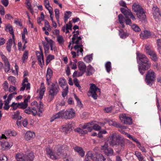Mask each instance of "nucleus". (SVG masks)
I'll return each instance as SVG.
<instances>
[{
	"label": "nucleus",
	"instance_id": "obj_1",
	"mask_svg": "<svg viewBox=\"0 0 161 161\" xmlns=\"http://www.w3.org/2000/svg\"><path fill=\"white\" fill-rule=\"evenodd\" d=\"M136 58L137 61L140 62L138 65L139 71L143 75L146 70L150 68L151 63L145 55L139 52L136 53Z\"/></svg>",
	"mask_w": 161,
	"mask_h": 161
},
{
	"label": "nucleus",
	"instance_id": "obj_2",
	"mask_svg": "<svg viewBox=\"0 0 161 161\" xmlns=\"http://www.w3.org/2000/svg\"><path fill=\"white\" fill-rule=\"evenodd\" d=\"M68 146L66 145H58L54 148V152H53L50 148H46V153L52 159H58L62 154V150H67Z\"/></svg>",
	"mask_w": 161,
	"mask_h": 161
},
{
	"label": "nucleus",
	"instance_id": "obj_3",
	"mask_svg": "<svg viewBox=\"0 0 161 161\" xmlns=\"http://www.w3.org/2000/svg\"><path fill=\"white\" fill-rule=\"evenodd\" d=\"M82 38L80 36H77L76 34H74L72 38V42L73 44H76L74 47V49L76 51L77 56L79 55V52L82 54L83 51V45L82 44Z\"/></svg>",
	"mask_w": 161,
	"mask_h": 161
},
{
	"label": "nucleus",
	"instance_id": "obj_4",
	"mask_svg": "<svg viewBox=\"0 0 161 161\" xmlns=\"http://www.w3.org/2000/svg\"><path fill=\"white\" fill-rule=\"evenodd\" d=\"M48 96L52 100L59 91V88L57 82L52 83L48 87Z\"/></svg>",
	"mask_w": 161,
	"mask_h": 161
},
{
	"label": "nucleus",
	"instance_id": "obj_5",
	"mask_svg": "<svg viewBox=\"0 0 161 161\" xmlns=\"http://www.w3.org/2000/svg\"><path fill=\"white\" fill-rule=\"evenodd\" d=\"M155 78L154 72L151 70H149L147 72L145 80L147 84L150 86L152 85L153 81Z\"/></svg>",
	"mask_w": 161,
	"mask_h": 161
},
{
	"label": "nucleus",
	"instance_id": "obj_6",
	"mask_svg": "<svg viewBox=\"0 0 161 161\" xmlns=\"http://www.w3.org/2000/svg\"><path fill=\"white\" fill-rule=\"evenodd\" d=\"M89 92L91 94V95L89 96H91L94 99L96 100L97 97V93L98 92L100 93V90L94 84H91Z\"/></svg>",
	"mask_w": 161,
	"mask_h": 161
},
{
	"label": "nucleus",
	"instance_id": "obj_7",
	"mask_svg": "<svg viewBox=\"0 0 161 161\" xmlns=\"http://www.w3.org/2000/svg\"><path fill=\"white\" fill-rule=\"evenodd\" d=\"M120 135L114 133L108 137L109 143L112 146L117 145L118 142V138L119 137Z\"/></svg>",
	"mask_w": 161,
	"mask_h": 161
},
{
	"label": "nucleus",
	"instance_id": "obj_8",
	"mask_svg": "<svg viewBox=\"0 0 161 161\" xmlns=\"http://www.w3.org/2000/svg\"><path fill=\"white\" fill-rule=\"evenodd\" d=\"M75 113L72 108L69 109L65 111L63 110L62 117L63 119H70L75 116Z\"/></svg>",
	"mask_w": 161,
	"mask_h": 161
},
{
	"label": "nucleus",
	"instance_id": "obj_9",
	"mask_svg": "<svg viewBox=\"0 0 161 161\" xmlns=\"http://www.w3.org/2000/svg\"><path fill=\"white\" fill-rule=\"evenodd\" d=\"M152 11L154 19L156 21L158 22L161 19V15L159 8L156 6H153Z\"/></svg>",
	"mask_w": 161,
	"mask_h": 161
},
{
	"label": "nucleus",
	"instance_id": "obj_10",
	"mask_svg": "<svg viewBox=\"0 0 161 161\" xmlns=\"http://www.w3.org/2000/svg\"><path fill=\"white\" fill-rule=\"evenodd\" d=\"M119 118L121 121L125 124L130 125L132 123L131 118L127 116L125 114L120 115Z\"/></svg>",
	"mask_w": 161,
	"mask_h": 161
},
{
	"label": "nucleus",
	"instance_id": "obj_11",
	"mask_svg": "<svg viewBox=\"0 0 161 161\" xmlns=\"http://www.w3.org/2000/svg\"><path fill=\"white\" fill-rule=\"evenodd\" d=\"M36 53L37 58L39 64L42 68V65H44V64L43 53L42 52L40 53L39 52L37 51Z\"/></svg>",
	"mask_w": 161,
	"mask_h": 161
},
{
	"label": "nucleus",
	"instance_id": "obj_12",
	"mask_svg": "<svg viewBox=\"0 0 161 161\" xmlns=\"http://www.w3.org/2000/svg\"><path fill=\"white\" fill-rule=\"evenodd\" d=\"M32 107L33 106H35L37 108L38 111L42 113L43 111V103L41 102H40L39 104H38L37 102L36 101H34L32 102L31 104Z\"/></svg>",
	"mask_w": 161,
	"mask_h": 161
},
{
	"label": "nucleus",
	"instance_id": "obj_13",
	"mask_svg": "<svg viewBox=\"0 0 161 161\" xmlns=\"http://www.w3.org/2000/svg\"><path fill=\"white\" fill-rule=\"evenodd\" d=\"M5 134L6 136L4 134H2V136H0V140L2 138L6 139V136H16L17 134V133L14 130L12 131L10 130L6 131L5 132Z\"/></svg>",
	"mask_w": 161,
	"mask_h": 161
},
{
	"label": "nucleus",
	"instance_id": "obj_14",
	"mask_svg": "<svg viewBox=\"0 0 161 161\" xmlns=\"http://www.w3.org/2000/svg\"><path fill=\"white\" fill-rule=\"evenodd\" d=\"M118 139V142L117 145H118L121 149H124L126 144L125 140L120 135Z\"/></svg>",
	"mask_w": 161,
	"mask_h": 161
},
{
	"label": "nucleus",
	"instance_id": "obj_15",
	"mask_svg": "<svg viewBox=\"0 0 161 161\" xmlns=\"http://www.w3.org/2000/svg\"><path fill=\"white\" fill-rule=\"evenodd\" d=\"M78 67L81 73L80 75H82L86 72V66L85 64L82 61L78 63Z\"/></svg>",
	"mask_w": 161,
	"mask_h": 161
},
{
	"label": "nucleus",
	"instance_id": "obj_16",
	"mask_svg": "<svg viewBox=\"0 0 161 161\" xmlns=\"http://www.w3.org/2000/svg\"><path fill=\"white\" fill-rule=\"evenodd\" d=\"M53 75V71L52 69L48 67L47 69L46 75V80L48 85H50L49 80L51 79Z\"/></svg>",
	"mask_w": 161,
	"mask_h": 161
},
{
	"label": "nucleus",
	"instance_id": "obj_17",
	"mask_svg": "<svg viewBox=\"0 0 161 161\" xmlns=\"http://www.w3.org/2000/svg\"><path fill=\"white\" fill-rule=\"evenodd\" d=\"M96 159V158L94 157L92 152L89 151L86 155L85 161H91V160L95 161Z\"/></svg>",
	"mask_w": 161,
	"mask_h": 161
},
{
	"label": "nucleus",
	"instance_id": "obj_18",
	"mask_svg": "<svg viewBox=\"0 0 161 161\" xmlns=\"http://www.w3.org/2000/svg\"><path fill=\"white\" fill-rule=\"evenodd\" d=\"M73 148L74 151L78 153L81 157L84 156L85 152L81 147L76 146L74 147Z\"/></svg>",
	"mask_w": 161,
	"mask_h": 161
},
{
	"label": "nucleus",
	"instance_id": "obj_19",
	"mask_svg": "<svg viewBox=\"0 0 161 161\" xmlns=\"http://www.w3.org/2000/svg\"><path fill=\"white\" fill-rule=\"evenodd\" d=\"M27 114H30L31 113L34 116L36 115L37 114V111L36 108L34 107H32L31 108H28L27 109H25L24 111Z\"/></svg>",
	"mask_w": 161,
	"mask_h": 161
},
{
	"label": "nucleus",
	"instance_id": "obj_20",
	"mask_svg": "<svg viewBox=\"0 0 161 161\" xmlns=\"http://www.w3.org/2000/svg\"><path fill=\"white\" fill-rule=\"evenodd\" d=\"M4 57L5 58V59L4 60V69L5 72L6 73H8L10 72V64L6 57L4 56Z\"/></svg>",
	"mask_w": 161,
	"mask_h": 161
},
{
	"label": "nucleus",
	"instance_id": "obj_21",
	"mask_svg": "<svg viewBox=\"0 0 161 161\" xmlns=\"http://www.w3.org/2000/svg\"><path fill=\"white\" fill-rule=\"evenodd\" d=\"M151 36L150 32L147 31H144L140 34V37L142 39L149 38Z\"/></svg>",
	"mask_w": 161,
	"mask_h": 161
},
{
	"label": "nucleus",
	"instance_id": "obj_22",
	"mask_svg": "<svg viewBox=\"0 0 161 161\" xmlns=\"http://www.w3.org/2000/svg\"><path fill=\"white\" fill-rule=\"evenodd\" d=\"M63 112V110H62V111L59 112L57 114H56L54 115H53L52 117L50 118V122H52L54 121L55 120L58 119L60 117L62 118H63V117H62V113Z\"/></svg>",
	"mask_w": 161,
	"mask_h": 161
},
{
	"label": "nucleus",
	"instance_id": "obj_23",
	"mask_svg": "<svg viewBox=\"0 0 161 161\" xmlns=\"http://www.w3.org/2000/svg\"><path fill=\"white\" fill-rule=\"evenodd\" d=\"M136 15L141 20H144L146 18V15L143 9L136 13Z\"/></svg>",
	"mask_w": 161,
	"mask_h": 161
},
{
	"label": "nucleus",
	"instance_id": "obj_24",
	"mask_svg": "<svg viewBox=\"0 0 161 161\" xmlns=\"http://www.w3.org/2000/svg\"><path fill=\"white\" fill-rule=\"evenodd\" d=\"M35 136V134L34 132L28 131L26 132L25 135V138L26 140L28 141L32 138H34Z\"/></svg>",
	"mask_w": 161,
	"mask_h": 161
},
{
	"label": "nucleus",
	"instance_id": "obj_25",
	"mask_svg": "<svg viewBox=\"0 0 161 161\" xmlns=\"http://www.w3.org/2000/svg\"><path fill=\"white\" fill-rule=\"evenodd\" d=\"M132 9L136 13L143 10L141 6L136 3H134L133 4Z\"/></svg>",
	"mask_w": 161,
	"mask_h": 161
},
{
	"label": "nucleus",
	"instance_id": "obj_26",
	"mask_svg": "<svg viewBox=\"0 0 161 161\" xmlns=\"http://www.w3.org/2000/svg\"><path fill=\"white\" fill-rule=\"evenodd\" d=\"M12 142H2V143L1 144L3 147L4 148V150L8 149L10 148V147L13 145Z\"/></svg>",
	"mask_w": 161,
	"mask_h": 161
},
{
	"label": "nucleus",
	"instance_id": "obj_27",
	"mask_svg": "<svg viewBox=\"0 0 161 161\" xmlns=\"http://www.w3.org/2000/svg\"><path fill=\"white\" fill-rule=\"evenodd\" d=\"M58 82L60 86L63 88L68 87L67 82L64 78H60L58 80Z\"/></svg>",
	"mask_w": 161,
	"mask_h": 161
},
{
	"label": "nucleus",
	"instance_id": "obj_28",
	"mask_svg": "<svg viewBox=\"0 0 161 161\" xmlns=\"http://www.w3.org/2000/svg\"><path fill=\"white\" fill-rule=\"evenodd\" d=\"M93 122H90L89 123L85 124L84 125L81 127L83 129H87L89 131H91L93 130L92 125Z\"/></svg>",
	"mask_w": 161,
	"mask_h": 161
},
{
	"label": "nucleus",
	"instance_id": "obj_29",
	"mask_svg": "<svg viewBox=\"0 0 161 161\" xmlns=\"http://www.w3.org/2000/svg\"><path fill=\"white\" fill-rule=\"evenodd\" d=\"M147 54L150 56V58L153 61L155 62L158 60L157 56L153 50L151 52H149Z\"/></svg>",
	"mask_w": 161,
	"mask_h": 161
},
{
	"label": "nucleus",
	"instance_id": "obj_30",
	"mask_svg": "<svg viewBox=\"0 0 161 161\" xmlns=\"http://www.w3.org/2000/svg\"><path fill=\"white\" fill-rule=\"evenodd\" d=\"M95 69L90 65L87 66L86 71V75L90 76L93 74L95 72Z\"/></svg>",
	"mask_w": 161,
	"mask_h": 161
},
{
	"label": "nucleus",
	"instance_id": "obj_31",
	"mask_svg": "<svg viewBox=\"0 0 161 161\" xmlns=\"http://www.w3.org/2000/svg\"><path fill=\"white\" fill-rule=\"evenodd\" d=\"M108 124L109 125L115 126L116 127L119 128H122V129H126V127L125 126H122L120 125L117 124L115 121L110 120L108 121Z\"/></svg>",
	"mask_w": 161,
	"mask_h": 161
},
{
	"label": "nucleus",
	"instance_id": "obj_32",
	"mask_svg": "<svg viewBox=\"0 0 161 161\" xmlns=\"http://www.w3.org/2000/svg\"><path fill=\"white\" fill-rule=\"evenodd\" d=\"M12 118L13 119H17L18 120L20 119L22 117L20 115V111L19 110H17L14 113V114L12 115Z\"/></svg>",
	"mask_w": 161,
	"mask_h": 161
},
{
	"label": "nucleus",
	"instance_id": "obj_33",
	"mask_svg": "<svg viewBox=\"0 0 161 161\" xmlns=\"http://www.w3.org/2000/svg\"><path fill=\"white\" fill-rule=\"evenodd\" d=\"M82 128H77L75 129V131L78 133L80 135H81L86 134L87 133V131L86 130H84Z\"/></svg>",
	"mask_w": 161,
	"mask_h": 161
},
{
	"label": "nucleus",
	"instance_id": "obj_34",
	"mask_svg": "<svg viewBox=\"0 0 161 161\" xmlns=\"http://www.w3.org/2000/svg\"><path fill=\"white\" fill-rule=\"evenodd\" d=\"M25 156L23 153H17L16 155V159L17 161H23Z\"/></svg>",
	"mask_w": 161,
	"mask_h": 161
},
{
	"label": "nucleus",
	"instance_id": "obj_35",
	"mask_svg": "<svg viewBox=\"0 0 161 161\" xmlns=\"http://www.w3.org/2000/svg\"><path fill=\"white\" fill-rule=\"evenodd\" d=\"M119 21V23L122 25L123 28L125 27V25L124 24V22L125 20L124 17L122 14H120L118 16Z\"/></svg>",
	"mask_w": 161,
	"mask_h": 161
},
{
	"label": "nucleus",
	"instance_id": "obj_36",
	"mask_svg": "<svg viewBox=\"0 0 161 161\" xmlns=\"http://www.w3.org/2000/svg\"><path fill=\"white\" fill-rule=\"evenodd\" d=\"M65 102L64 100H62L61 102H59L56 105V111L59 110L61 108L62 106H64Z\"/></svg>",
	"mask_w": 161,
	"mask_h": 161
},
{
	"label": "nucleus",
	"instance_id": "obj_37",
	"mask_svg": "<svg viewBox=\"0 0 161 161\" xmlns=\"http://www.w3.org/2000/svg\"><path fill=\"white\" fill-rule=\"evenodd\" d=\"M119 35L120 37L122 39H125L129 35V34L126 32L123 31V30H121L119 31Z\"/></svg>",
	"mask_w": 161,
	"mask_h": 161
},
{
	"label": "nucleus",
	"instance_id": "obj_38",
	"mask_svg": "<svg viewBox=\"0 0 161 161\" xmlns=\"http://www.w3.org/2000/svg\"><path fill=\"white\" fill-rule=\"evenodd\" d=\"M106 70L108 73H109L112 69L111 63L110 62L108 61L105 64Z\"/></svg>",
	"mask_w": 161,
	"mask_h": 161
},
{
	"label": "nucleus",
	"instance_id": "obj_39",
	"mask_svg": "<svg viewBox=\"0 0 161 161\" xmlns=\"http://www.w3.org/2000/svg\"><path fill=\"white\" fill-rule=\"evenodd\" d=\"M6 31H8L10 34L14 36V32L12 26L10 25H7L6 26Z\"/></svg>",
	"mask_w": 161,
	"mask_h": 161
},
{
	"label": "nucleus",
	"instance_id": "obj_40",
	"mask_svg": "<svg viewBox=\"0 0 161 161\" xmlns=\"http://www.w3.org/2000/svg\"><path fill=\"white\" fill-rule=\"evenodd\" d=\"M92 59V54L87 55L84 58V60L87 63L91 62Z\"/></svg>",
	"mask_w": 161,
	"mask_h": 161
},
{
	"label": "nucleus",
	"instance_id": "obj_41",
	"mask_svg": "<svg viewBox=\"0 0 161 161\" xmlns=\"http://www.w3.org/2000/svg\"><path fill=\"white\" fill-rule=\"evenodd\" d=\"M33 158L34 156L30 154L28 156H25L23 161H33Z\"/></svg>",
	"mask_w": 161,
	"mask_h": 161
},
{
	"label": "nucleus",
	"instance_id": "obj_42",
	"mask_svg": "<svg viewBox=\"0 0 161 161\" xmlns=\"http://www.w3.org/2000/svg\"><path fill=\"white\" fill-rule=\"evenodd\" d=\"M107 151H106L104 153L105 154L108 156H111L113 155L114 153V151L113 149L111 148H108L107 149Z\"/></svg>",
	"mask_w": 161,
	"mask_h": 161
},
{
	"label": "nucleus",
	"instance_id": "obj_43",
	"mask_svg": "<svg viewBox=\"0 0 161 161\" xmlns=\"http://www.w3.org/2000/svg\"><path fill=\"white\" fill-rule=\"evenodd\" d=\"M55 58L54 56L52 54L49 55L46 58V64L47 65L49 63Z\"/></svg>",
	"mask_w": 161,
	"mask_h": 161
},
{
	"label": "nucleus",
	"instance_id": "obj_44",
	"mask_svg": "<svg viewBox=\"0 0 161 161\" xmlns=\"http://www.w3.org/2000/svg\"><path fill=\"white\" fill-rule=\"evenodd\" d=\"M28 52L27 51H25L24 53L22 58V60L23 63H25L26 61V60L28 58Z\"/></svg>",
	"mask_w": 161,
	"mask_h": 161
},
{
	"label": "nucleus",
	"instance_id": "obj_45",
	"mask_svg": "<svg viewBox=\"0 0 161 161\" xmlns=\"http://www.w3.org/2000/svg\"><path fill=\"white\" fill-rule=\"evenodd\" d=\"M74 125L75 124L73 122H69L67 124H66L65 125L71 131L72 130V128H74Z\"/></svg>",
	"mask_w": 161,
	"mask_h": 161
},
{
	"label": "nucleus",
	"instance_id": "obj_46",
	"mask_svg": "<svg viewBox=\"0 0 161 161\" xmlns=\"http://www.w3.org/2000/svg\"><path fill=\"white\" fill-rule=\"evenodd\" d=\"M47 43L50 45L51 50H54L55 47L53 46L54 42L52 40L50 39Z\"/></svg>",
	"mask_w": 161,
	"mask_h": 161
},
{
	"label": "nucleus",
	"instance_id": "obj_47",
	"mask_svg": "<svg viewBox=\"0 0 161 161\" xmlns=\"http://www.w3.org/2000/svg\"><path fill=\"white\" fill-rule=\"evenodd\" d=\"M55 16L56 18V19L57 22L58 23H59V11L58 9L56 8L55 10Z\"/></svg>",
	"mask_w": 161,
	"mask_h": 161
},
{
	"label": "nucleus",
	"instance_id": "obj_48",
	"mask_svg": "<svg viewBox=\"0 0 161 161\" xmlns=\"http://www.w3.org/2000/svg\"><path fill=\"white\" fill-rule=\"evenodd\" d=\"M42 44L44 48L45 52H48L49 49L50 47L47 43L44 42V41L42 42Z\"/></svg>",
	"mask_w": 161,
	"mask_h": 161
},
{
	"label": "nucleus",
	"instance_id": "obj_49",
	"mask_svg": "<svg viewBox=\"0 0 161 161\" xmlns=\"http://www.w3.org/2000/svg\"><path fill=\"white\" fill-rule=\"evenodd\" d=\"M57 40L58 43L60 44H63L64 43V39L62 36L58 35L57 37Z\"/></svg>",
	"mask_w": 161,
	"mask_h": 161
},
{
	"label": "nucleus",
	"instance_id": "obj_50",
	"mask_svg": "<svg viewBox=\"0 0 161 161\" xmlns=\"http://www.w3.org/2000/svg\"><path fill=\"white\" fill-rule=\"evenodd\" d=\"M145 51L147 54L149 53V52H151L153 50L151 49V46L148 44H147L145 46Z\"/></svg>",
	"mask_w": 161,
	"mask_h": 161
},
{
	"label": "nucleus",
	"instance_id": "obj_51",
	"mask_svg": "<svg viewBox=\"0 0 161 161\" xmlns=\"http://www.w3.org/2000/svg\"><path fill=\"white\" fill-rule=\"evenodd\" d=\"M28 105V104H25L23 102L19 103V108H20L25 109L27 108Z\"/></svg>",
	"mask_w": 161,
	"mask_h": 161
},
{
	"label": "nucleus",
	"instance_id": "obj_52",
	"mask_svg": "<svg viewBox=\"0 0 161 161\" xmlns=\"http://www.w3.org/2000/svg\"><path fill=\"white\" fill-rule=\"evenodd\" d=\"M157 43L158 52L160 53L161 54V39L157 40Z\"/></svg>",
	"mask_w": 161,
	"mask_h": 161
},
{
	"label": "nucleus",
	"instance_id": "obj_53",
	"mask_svg": "<svg viewBox=\"0 0 161 161\" xmlns=\"http://www.w3.org/2000/svg\"><path fill=\"white\" fill-rule=\"evenodd\" d=\"M62 131L66 133H68L71 131L65 125H63L62 126Z\"/></svg>",
	"mask_w": 161,
	"mask_h": 161
},
{
	"label": "nucleus",
	"instance_id": "obj_54",
	"mask_svg": "<svg viewBox=\"0 0 161 161\" xmlns=\"http://www.w3.org/2000/svg\"><path fill=\"white\" fill-rule=\"evenodd\" d=\"M108 144L107 142H105L104 145L101 146V150L103 151L104 153L106 151H107V149L108 148Z\"/></svg>",
	"mask_w": 161,
	"mask_h": 161
},
{
	"label": "nucleus",
	"instance_id": "obj_55",
	"mask_svg": "<svg viewBox=\"0 0 161 161\" xmlns=\"http://www.w3.org/2000/svg\"><path fill=\"white\" fill-rule=\"evenodd\" d=\"M8 80L11 82L12 85H14L16 82L15 78L13 76H10L8 78Z\"/></svg>",
	"mask_w": 161,
	"mask_h": 161
},
{
	"label": "nucleus",
	"instance_id": "obj_56",
	"mask_svg": "<svg viewBox=\"0 0 161 161\" xmlns=\"http://www.w3.org/2000/svg\"><path fill=\"white\" fill-rule=\"evenodd\" d=\"M74 82L75 85L80 90L81 87L80 86V85L79 83L78 79L75 78L74 79Z\"/></svg>",
	"mask_w": 161,
	"mask_h": 161
},
{
	"label": "nucleus",
	"instance_id": "obj_57",
	"mask_svg": "<svg viewBox=\"0 0 161 161\" xmlns=\"http://www.w3.org/2000/svg\"><path fill=\"white\" fill-rule=\"evenodd\" d=\"M11 106L12 108V110H15L16 109L18 108H19V103L17 104L14 102H13L11 105Z\"/></svg>",
	"mask_w": 161,
	"mask_h": 161
},
{
	"label": "nucleus",
	"instance_id": "obj_58",
	"mask_svg": "<svg viewBox=\"0 0 161 161\" xmlns=\"http://www.w3.org/2000/svg\"><path fill=\"white\" fill-rule=\"evenodd\" d=\"M63 89V91L62 92V95L64 97H65L67 95L68 92V87H67Z\"/></svg>",
	"mask_w": 161,
	"mask_h": 161
},
{
	"label": "nucleus",
	"instance_id": "obj_59",
	"mask_svg": "<svg viewBox=\"0 0 161 161\" xmlns=\"http://www.w3.org/2000/svg\"><path fill=\"white\" fill-rule=\"evenodd\" d=\"M17 94L16 92H14L9 94L7 99L8 101H10L13 97Z\"/></svg>",
	"mask_w": 161,
	"mask_h": 161
},
{
	"label": "nucleus",
	"instance_id": "obj_60",
	"mask_svg": "<svg viewBox=\"0 0 161 161\" xmlns=\"http://www.w3.org/2000/svg\"><path fill=\"white\" fill-rule=\"evenodd\" d=\"M92 127L93 129H94L96 130H99L101 129L100 126L99 125H97V124L93 125V123L92 125Z\"/></svg>",
	"mask_w": 161,
	"mask_h": 161
},
{
	"label": "nucleus",
	"instance_id": "obj_61",
	"mask_svg": "<svg viewBox=\"0 0 161 161\" xmlns=\"http://www.w3.org/2000/svg\"><path fill=\"white\" fill-rule=\"evenodd\" d=\"M3 89L5 91L8 90V84L7 81H4L3 84Z\"/></svg>",
	"mask_w": 161,
	"mask_h": 161
},
{
	"label": "nucleus",
	"instance_id": "obj_62",
	"mask_svg": "<svg viewBox=\"0 0 161 161\" xmlns=\"http://www.w3.org/2000/svg\"><path fill=\"white\" fill-rule=\"evenodd\" d=\"M132 27L133 30L136 32H138L141 30L139 27L136 25H134Z\"/></svg>",
	"mask_w": 161,
	"mask_h": 161
},
{
	"label": "nucleus",
	"instance_id": "obj_63",
	"mask_svg": "<svg viewBox=\"0 0 161 161\" xmlns=\"http://www.w3.org/2000/svg\"><path fill=\"white\" fill-rule=\"evenodd\" d=\"M5 11L3 7L0 5V14L1 15H3L5 14Z\"/></svg>",
	"mask_w": 161,
	"mask_h": 161
},
{
	"label": "nucleus",
	"instance_id": "obj_64",
	"mask_svg": "<svg viewBox=\"0 0 161 161\" xmlns=\"http://www.w3.org/2000/svg\"><path fill=\"white\" fill-rule=\"evenodd\" d=\"M0 161H7V157L3 155L0 156Z\"/></svg>",
	"mask_w": 161,
	"mask_h": 161
}]
</instances>
